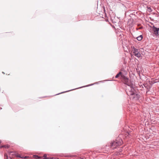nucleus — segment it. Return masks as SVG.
Returning a JSON list of instances; mask_svg holds the SVG:
<instances>
[{
  "mask_svg": "<svg viewBox=\"0 0 159 159\" xmlns=\"http://www.w3.org/2000/svg\"><path fill=\"white\" fill-rule=\"evenodd\" d=\"M121 77L123 79L124 84L127 86L126 90V93L130 94L131 93L130 91L131 90H134V86L135 85L134 84L133 81L129 80L127 77L124 75H122Z\"/></svg>",
  "mask_w": 159,
  "mask_h": 159,
  "instance_id": "nucleus-2",
  "label": "nucleus"
},
{
  "mask_svg": "<svg viewBox=\"0 0 159 159\" xmlns=\"http://www.w3.org/2000/svg\"><path fill=\"white\" fill-rule=\"evenodd\" d=\"M43 157H44L43 159H53V158L47 157V155L46 154L44 155Z\"/></svg>",
  "mask_w": 159,
  "mask_h": 159,
  "instance_id": "nucleus-9",
  "label": "nucleus"
},
{
  "mask_svg": "<svg viewBox=\"0 0 159 159\" xmlns=\"http://www.w3.org/2000/svg\"><path fill=\"white\" fill-rule=\"evenodd\" d=\"M143 38V36L140 35L137 38V39L138 41H141Z\"/></svg>",
  "mask_w": 159,
  "mask_h": 159,
  "instance_id": "nucleus-7",
  "label": "nucleus"
},
{
  "mask_svg": "<svg viewBox=\"0 0 159 159\" xmlns=\"http://www.w3.org/2000/svg\"><path fill=\"white\" fill-rule=\"evenodd\" d=\"M17 153L16 152H9V153L10 154H11V155H15V156H16Z\"/></svg>",
  "mask_w": 159,
  "mask_h": 159,
  "instance_id": "nucleus-10",
  "label": "nucleus"
},
{
  "mask_svg": "<svg viewBox=\"0 0 159 159\" xmlns=\"http://www.w3.org/2000/svg\"><path fill=\"white\" fill-rule=\"evenodd\" d=\"M134 55L136 57H137L138 58H139L141 56V55L140 53H139V52L138 53H136V54H134Z\"/></svg>",
  "mask_w": 159,
  "mask_h": 159,
  "instance_id": "nucleus-8",
  "label": "nucleus"
},
{
  "mask_svg": "<svg viewBox=\"0 0 159 159\" xmlns=\"http://www.w3.org/2000/svg\"><path fill=\"white\" fill-rule=\"evenodd\" d=\"M7 159H11V157H8L7 156Z\"/></svg>",
  "mask_w": 159,
  "mask_h": 159,
  "instance_id": "nucleus-16",
  "label": "nucleus"
},
{
  "mask_svg": "<svg viewBox=\"0 0 159 159\" xmlns=\"http://www.w3.org/2000/svg\"><path fill=\"white\" fill-rule=\"evenodd\" d=\"M69 91H65V92H61V93H58L57 94H56V95H58V94H60L61 93H64L65 92H68Z\"/></svg>",
  "mask_w": 159,
  "mask_h": 159,
  "instance_id": "nucleus-15",
  "label": "nucleus"
},
{
  "mask_svg": "<svg viewBox=\"0 0 159 159\" xmlns=\"http://www.w3.org/2000/svg\"><path fill=\"white\" fill-rule=\"evenodd\" d=\"M122 143V139L118 138L115 141L106 145L105 148V149L107 151H108L111 149L113 150L116 148L117 146L121 145Z\"/></svg>",
  "mask_w": 159,
  "mask_h": 159,
  "instance_id": "nucleus-1",
  "label": "nucleus"
},
{
  "mask_svg": "<svg viewBox=\"0 0 159 159\" xmlns=\"http://www.w3.org/2000/svg\"><path fill=\"white\" fill-rule=\"evenodd\" d=\"M73 90V89H71V90Z\"/></svg>",
  "mask_w": 159,
  "mask_h": 159,
  "instance_id": "nucleus-20",
  "label": "nucleus"
},
{
  "mask_svg": "<svg viewBox=\"0 0 159 159\" xmlns=\"http://www.w3.org/2000/svg\"><path fill=\"white\" fill-rule=\"evenodd\" d=\"M2 109V108H0V109Z\"/></svg>",
  "mask_w": 159,
  "mask_h": 159,
  "instance_id": "nucleus-19",
  "label": "nucleus"
},
{
  "mask_svg": "<svg viewBox=\"0 0 159 159\" xmlns=\"http://www.w3.org/2000/svg\"><path fill=\"white\" fill-rule=\"evenodd\" d=\"M22 157H23V158L26 159L28 158L29 157L28 156H25V157L23 156Z\"/></svg>",
  "mask_w": 159,
  "mask_h": 159,
  "instance_id": "nucleus-14",
  "label": "nucleus"
},
{
  "mask_svg": "<svg viewBox=\"0 0 159 159\" xmlns=\"http://www.w3.org/2000/svg\"><path fill=\"white\" fill-rule=\"evenodd\" d=\"M93 84H89V85H87V86H83V87H88V86H91V85H93ZM83 87H80L79 88H82Z\"/></svg>",
  "mask_w": 159,
  "mask_h": 159,
  "instance_id": "nucleus-13",
  "label": "nucleus"
},
{
  "mask_svg": "<svg viewBox=\"0 0 159 159\" xmlns=\"http://www.w3.org/2000/svg\"><path fill=\"white\" fill-rule=\"evenodd\" d=\"M130 92L131 93L130 94H129L128 93H126L128 95L130 96L131 98L135 100H137L139 99L140 95L137 93L135 89H134V90H131L130 91Z\"/></svg>",
  "mask_w": 159,
  "mask_h": 159,
  "instance_id": "nucleus-3",
  "label": "nucleus"
},
{
  "mask_svg": "<svg viewBox=\"0 0 159 159\" xmlns=\"http://www.w3.org/2000/svg\"><path fill=\"white\" fill-rule=\"evenodd\" d=\"M16 156V157H18L23 158V157H21L20 155L18 154L17 153Z\"/></svg>",
  "mask_w": 159,
  "mask_h": 159,
  "instance_id": "nucleus-12",
  "label": "nucleus"
},
{
  "mask_svg": "<svg viewBox=\"0 0 159 159\" xmlns=\"http://www.w3.org/2000/svg\"><path fill=\"white\" fill-rule=\"evenodd\" d=\"M111 159V158H110V159Z\"/></svg>",
  "mask_w": 159,
  "mask_h": 159,
  "instance_id": "nucleus-21",
  "label": "nucleus"
},
{
  "mask_svg": "<svg viewBox=\"0 0 159 159\" xmlns=\"http://www.w3.org/2000/svg\"><path fill=\"white\" fill-rule=\"evenodd\" d=\"M127 136L129 137V136H130V134L129 133H127Z\"/></svg>",
  "mask_w": 159,
  "mask_h": 159,
  "instance_id": "nucleus-17",
  "label": "nucleus"
},
{
  "mask_svg": "<svg viewBox=\"0 0 159 159\" xmlns=\"http://www.w3.org/2000/svg\"><path fill=\"white\" fill-rule=\"evenodd\" d=\"M34 158L36 159H40V157L37 155H34L33 156Z\"/></svg>",
  "mask_w": 159,
  "mask_h": 159,
  "instance_id": "nucleus-11",
  "label": "nucleus"
},
{
  "mask_svg": "<svg viewBox=\"0 0 159 159\" xmlns=\"http://www.w3.org/2000/svg\"><path fill=\"white\" fill-rule=\"evenodd\" d=\"M133 51L134 53V54L139 52V50L138 49L135 48L134 47H133Z\"/></svg>",
  "mask_w": 159,
  "mask_h": 159,
  "instance_id": "nucleus-5",
  "label": "nucleus"
},
{
  "mask_svg": "<svg viewBox=\"0 0 159 159\" xmlns=\"http://www.w3.org/2000/svg\"><path fill=\"white\" fill-rule=\"evenodd\" d=\"M122 75H123L122 74V72L120 71L116 75V76H115V78H118L120 75L121 76Z\"/></svg>",
  "mask_w": 159,
  "mask_h": 159,
  "instance_id": "nucleus-6",
  "label": "nucleus"
},
{
  "mask_svg": "<svg viewBox=\"0 0 159 159\" xmlns=\"http://www.w3.org/2000/svg\"><path fill=\"white\" fill-rule=\"evenodd\" d=\"M152 28L154 32V34L157 36H159V28H157L154 25H153Z\"/></svg>",
  "mask_w": 159,
  "mask_h": 159,
  "instance_id": "nucleus-4",
  "label": "nucleus"
},
{
  "mask_svg": "<svg viewBox=\"0 0 159 159\" xmlns=\"http://www.w3.org/2000/svg\"><path fill=\"white\" fill-rule=\"evenodd\" d=\"M149 10H151V8L150 7H149L148 8Z\"/></svg>",
  "mask_w": 159,
  "mask_h": 159,
  "instance_id": "nucleus-18",
  "label": "nucleus"
}]
</instances>
